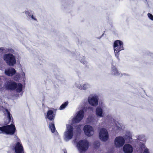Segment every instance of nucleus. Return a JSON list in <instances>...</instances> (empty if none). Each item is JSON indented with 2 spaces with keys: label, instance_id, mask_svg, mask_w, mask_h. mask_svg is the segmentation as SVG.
Listing matches in <instances>:
<instances>
[{
  "label": "nucleus",
  "instance_id": "15",
  "mask_svg": "<svg viewBox=\"0 0 153 153\" xmlns=\"http://www.w3.org/2000/svg\"><path fill=\"white\" fill-rule=\"evenodd\" d=\"M5 74L8 76H12L15 74L16 71L15 69L11 68L5 70Z\"/></svg>",
  "mask_w": 153,
  "mask_h": 153
},
{
  "label": "nucleus",
  "instance_id": "10",
  "mask_svg": "<svg viewBox=\"0 0 153 153\" xmlns=\"http://www.w3.org/2000/svg\"><path fill=\"white\" fill-rule=\"evenodd\" d=\"M6 134L13 135L14 134L16 129L14 125L11 124L6 126Z\"/></svg>",
  "mask_w": 153,
  "mask_h": 153
},
{
  "label": "nucleus",
  "instance_id": "1",
  "mask_svg": "<svg viewBox=\"0 0 153 153\" xmlns=\"http://www.w3.org/2000/svg\"><path fill=\"white\" fill-rule=\"evenodd\" d=\"M5 88L7 90L12 91L16 89L17 92H20L22 89V85L21 83H19L17 84L14 81H11L7 82Z\"/></svg>",
  "mask_w": 153,
  "mask_h": 153
},
{
  "label": "nucleus",
  "instance_id": "2",
  "mask_svg": "<svg viewBox=\"0 0 153 153\" xmlns=\"http://www.w3.org/2000/svg\"><path fill=\"white\" fill-rule=\"evenodd\" d=\"M3 59L6 63L9 66H13L16 62L15 57L12 54H6L3 56Z\"/></svg>",
  "mask_w": 153,
  "mask_h": 153
},
{
  "label": "nucleus",
  "instance_id": "33",
  "mask_svg": "<svg viewBox=\"0 0 153 153\" xmlns=\"http://www.w3.org/2000/svg\"><path fill=\"white\" fill-rule=\"evenodd\" d=\"M30 17H31V18L32 19H33L34 20H36V18L33 16V15H31V16H30Z\"/></svg>",
  "mask_w": 153,
  "mask_h": 153
},
{
  "label": "nucleus",
  "instance_id": "25",
  "mask_svg": "<svg viewBox=\"0 0 153 153\" xmlns=\"http://www.w3.org/2000/svg\"><path fill=\"white\" fill-rule=\"evenodd\" d=\"M25 13L26 15H27L28 16L30 17L31 16L30 13L29 11H25Z\"/></svg>",
  "mask_w": 153,
  "mask_h": 153
},
{
  "label": "nucleus",
  "instance_id": "5",
  "mask_svg": "<svg viewBox=\"0 0 153 153\" xmlns=\"http://www.w3.org/2000/svg\"><path fill=\"white\" fill-rule=\"evenodd\" d=\"M99 137L101 140L103 141H105L108 139V134L105 128L101 129L99 133Z\"/></svg>",
  "mask_w": 153,
  "mask_h": 153
},
{
  "label": "nucleus",
  "instance_id": "21",
  "mask_svg": "<svg viewBox=\"0 0 153 153\" xmlns=\"http://www.w3.org/2000/svg\"><path fill=\"white\" fill-rule=\"evenodd\" d=\"M113 71L114 72V74L116 75H120V73L117 70L116 67H114L113 68Z\"/></svg>",
  "mask_w": 153,
  "mask_h": 153
},
{
  "label": "nucleus",
  "instance_id": "23",
  "mask_svg": "<svg viewBox=\"0 0 153 153\" xmlns=\"http://www.w3.org/2000/svg\"><path fill=\"white\" fill-rule=\"evenodd\" d=\"M100 146V143L99 142L96 141L94 143V147L95 148L99 147Z\"/></svg>",
  "mask_w": 153,
  "mask_h": 153
},
{
  "label": "nucleus",
  "instance_id": "28",
  "mask_svg": "<svg viewBox=\"0 0 153 153\" xmlns=\"http://www.w3.org/2000/svg\"><path fill=\"white\" fill-rule=\"evenodd\" d=\"M4 67L2 64L0 65V69L1 70H3L4 69Z\"/></svg>",
  "mask_w": 153,
  "mask_h": 153
},
{
  "label": "nucleus",
  "instance_id": "26",
  "mask_svg": "<svg viewBox=\"0 0 153 153\" xmlns=\"http://www.w3.org/2000/svg\"><path fill=\"white\" fill-rule=\"evenodd\" d=\"M143 153H150L149 149L147 148L145 149Z\"/></svg>",
  "mask_w": 153,
  "mask_h": 153
},
{
  "label": "nucleus",
  "instance_id": "14",
  "mask_svg": "<svg viewBox=\"0 0 153 153\" xmlns=\"http://www.w3.org/2000/svg\"><path fill=\"white\" fill-rule=\"evenodd\" d=\"M123 151L125 153H132L133 147L130 144H126L123 147Z\"/></svg>",
  "mask_w": 153,
  "mask_h": 153
},
{
  "label": "nucleus",
  "instance_id": "12",
  "mask_svg": "<svg viewBox=\"0 0 153 153\" xmlns=\"http://www.w3.org/2000/svg\"><path fill=\"white\" fill-rule=\"evenodd\" d=\"M88 102L92 106H96L98 105V99L97 97L94 96L91 98H88Z\"/></svg>",
  "mask_w": 153,
  "mask_h": 153
},
{
  "label": "nucleus",
  "instance_id": "7",
  "mask_svg": "<svg viewBox=\"0 0 153 153\" xmlns=\"http://www.w3.org/2000/svg\"><path fill=\"white\" fill-rule=\"evenodd\" d=\"M84 115V112L82 110H79L76 115L73 118V122L75 123H79L83 118Z\"/></svg>",
  "mask_w": 153,
  "mask_h": 153
},
{
  "label": "nucleus",
  "instance_id": "20",
  "mask_svg": "<svg viewBox=\"0 0 153 153\" xmlns=\"http://www.w3.org/2000/svg\"><path fill=\"white\" fill-rule=\"evenodd\" d=\"M80 126V125H78L76 127V133L77 134H80L81 133V129Z\"/></svg>",
  "mask_w": 153,
  "mask_h": 153
},
{
  "label": "nucleus",
  "instance_id": "32",
  "mask_svg": "<svg viewBox=\"0 0 153 153\" xmlns=\"http://www.w3.org/2000/svg\"><path fill=\"white\" fill-rule=\"evenodd\" d=\"M6 111L7 114V116L8 115H11V114H10V112L8 111V110L7 109L6 110Z\"/></svg>",
  "mask_w": 153,
  "mask_h": 153
},
{
  "label": "nucleus",
  "instance_id": "6",
  "mask_svg": "<svg viewBox=\"0 0 153 153\" xmlns=\"http://www.w3.org/2000/svg\"><path fill=\"white\" fill-rule=\"evenodd\" d=\"M64 135L65 138L68 140H70L72 138L74 135V132L73 128L72 126H68L66 131L65 132Z\"/></svg>",
  "mask_w": 153,
  "mask_h": 153
},
{
  "label": "nucleus",
  "instance_id": "11",
  "mask_svg": "<svg viewBox=\"0 0 153 153\" xmlns=\"http://www.w3.org/2000/svg\"><path fill=\"white\" fill-rule=\"evenodd\" d=\"M14 150L16 153H25L23 147L21 143L17 142L15 146Z\"/></svg>",
  "mask_w": 153,
  "mask_h": 153
},
{
  "label": "nucleus",
  "instance_id": "24",
  "mask_svg": "<svg viewBox=\"0 0 153 153\" xmlns=\"http://www.w3.org/2000/svg\"><path fill=\"white\" fill-rule=\"evenodd\" d=\"M149 18L151 20L153 21V16L151 13H148L147 14Z\"/></svg>",
  "mask_w": 153,
  "mask_h": 153
},
{
  "label": "nucleus",
  "instance_id": "27",
  "mask_svg": "<svg viewBox=\"0 0 153 153\" xmlns=\"http://www.w3.org/2000/svg\"><path fill=\"white\" fill-rule=\"evenodd\" d=\"M115 53V55L117 58L119 59V52H114Z\"/></svg>",
  "mask_w": 153,
  "mask_h": 153
},
{
  "label": "nucleus",
  "instance_id": "3",
  "mask_svg": "<svg viewBox=\"0 0 153 153\" xmlns=\"http://www.w3.org/2000/svg\"><path fill=\"white\" fill-rule=\"evenodd\" d=\"M89 143L86 140H79L77 143V147L80 152H85L87 150L89 147Z\"/></svg>",
  "mask_w": 153,
  "mask_h": 153
},
{
  "label": "nucleus",
  "instance_id": "34",
  "mask_svg": "<svg viewBox=\"0 0 153 153\" xmlns=\"http://www.w3.org/2000/svg\"><path fill=\"white\" fill-rule=\"evenodd\" d=\"M64 153H67V152L66 151V150L65 151H64Z\"/></svg>",
  "mask_w": 153,
  "mask_h": 153
},
{
  "label": "nucleus",
  "instance_id": "16",
  "mask_svg": "<svg viewBox=\"0 0 153 153\" xmlns=\"http://www.w3.org/2000/svg\"><path fill=\"white\" fill-rule=\"evenodd\" d=\"M49 128L50 129L52 133H53L55 132L56 128L54 125V121H51L49 123Z\"/></svg>",
  "mask_w": 153,
  "mask_h": 153
},
{
  "label": "nucleus",
  "instance_id": "29",
  "mask_svg": "<svg viewBox=\"0 0 153 153\" xmlns=\"http://www.w3.org/2000/svg\"><path fill=\"white\" fill-rule=\"evenodd\" d=\"M8 51L9 52L13 53L14 51L12 48L8 49Z\"/></svg>",
  "mask_w": 153,
  "mask_h": 153
},
{
  "label": "nucleus",
  "instance_id": "18",
  "mask_svg": "<svg viewBox=\"0 0 153 153\" xmlns=\"http://www.w3.org/2000/svg\"><path fill=\"white\" fill-rule=\"evenodd\" d=\"M6 134V126L0 127V134Z\"/></svg>",
  "mask_w": 153,
  "mask_h": 153
},
{
  "label": "nucleus",
  "instance_id": "31",
  "mask_svg": "<svg viewBox=\"0 0 153 153\" xmlns=\"http://www.w3.org/2000/svg\"><path fill=\"white\" fill-rule=\"evenodd\" d=\"M6 111L7 114V116L8 115H11V114H10V112L8 111V110L7 109L6 110Z\"/></svg>",
  "mask_w": 153,
  "mask_h": 153
},
{
  "label": "nucleus",
  "instance_id": "13",
  "mask_svg": "<svg viewBox=\"0 0 153 153\" xmlns=\"http://www.w3.org/2000/svg\"><path fill=\"white\" fill-rule=\"evenodd\" d=\"M55 114L54 113L53 111L52 110H49L48 111L46 117L49 120L53 121L54 120Z\"/></svg>",
  "mask_w": 153,
  "mask_h": 153
},
{
  "label": "nucleus",
  "instance_id": "36",
  "mask_svg": "<svg viewBox=\"0 0 153 153\" xmlns=\"http://www.w3.org/2000/svg\"><path fill=\"white\" fill-rule=\"evenodd\" d=\"M0 49L1 50H2V51H3V50L1 48H0Z\"/></svg>",
  "mask_w": 153,
  "mask_h": 153
},
{
  "label": "nucleus",
  "instance_id": "35",
  "mask_svg": "<svg viewBox=\"0 0 153 153\" xmlns=\"http://www.w3.org/2000/svg\"><path fill=\"white\" fill-rule=\"evenodd\" d=\"M128 137L129 138V139H130V138H131L129 137V136H128Z\"/></svg>",
  "mask_w": 153,
  "mask_h": 153
},
{
  "label": "nucleus",
  "instance_id": "8",
  "mask_svg": "<svg viewBox=\"0 0 153 153\" xmlns=\"http://www.w3.org/2000/svg\"><path fill=\"white\" fill-rule=\"evenodd\" d=\"M83 130L85 134L89 137L92 136L94 133L93 127L89 125H85L84 127Z\"/></svg>",
  "mask_w": 153,
  "mask_h": 153
},
{
  "label": "nucleus",
  "instance_id": "4",
  "mask_svg": "<svg viewBox=\"0 0 153 153\" xmlns=\"http://www.w3.org/2000/svg\"><path fill=\"white\" fill-rule=\"evenodd\" d=\"M113 47L114 52H120L124 49L123 43L121 40H116L114 43Z\"/></svg>",
  "mask_w": 153,
  "mask_h": 153
},
{
  "label": "nucleus",
  "instance_id": "30",
  "mask_svg": "<svg viewBox=\"0 0 153 153\" xmlns=\"http://www.w3.org/2000/svg\"><path fill=\"white\" fill-rule=\"evenodd\" d=\"M7 117L9 120V122L11 120V115H8Z\"/></svg>",
  "mask_w": 153,
  "mask_h": 153
},
{
  "label": "nucleus",
  "instance_id": "9",
  "mask_svg": "<svg viewBox=\"0 0 153 153\" xmlns=\"http://www.w3.org/2000/svg\"><path fill=\"white\" fill-rule=\"evenodd\" d=\"M125 140L122 137H117L114 140V144L116 147H120L122 146L124 144Z\"/></svg>",
  "mask_w": 153,
  "mask_h": 153
},
{
  "label": "nucleus",
  "instance_id": "17",
  "mask_svg": "<svg viewBox=\"0 0 153 153\" xmlns=\"http://www.w3.org/2000/svg\"><path fill=\"white\" fill-rule=\"evenodd\" d=\"M96 114L97 116L100 117H102V110L100 107H98L97 108L96 110Z\"/></svg>",
  "mask_w": 153,
  "mask_h": 153
},
{
  "label": "nucleus",
  "instance_id": "19",
  "mask_svg": "<svg viewBox=\"0 0 153 153\" xmlns=\"http://www.w3.org/2000/svg\"><path fill=\"white\" fill-rule=\"evenodd\" d=\"M68 102H65L60 106L59 108V109L60 110H62L64 109L68 105Z\"/></svg>",
  "mask_w": 153,
  "mask_h": 153
},
{
  "label": "nucleus",
  "instance_id": "22",
  "mask_svg": "<svg viewBox=\"0 0 153 153\" xmlns=\"http://www.w3.org/2000/svg\"><path fill=\"white\" fill-rule=\"evenodd\" d=\"M79 88L81 90H86L87 87L85 84H84L83 85H80L79 87Z\"/></svg>",
  "mask_w": 153,
  "mask_h": 153
}]
</instances>
